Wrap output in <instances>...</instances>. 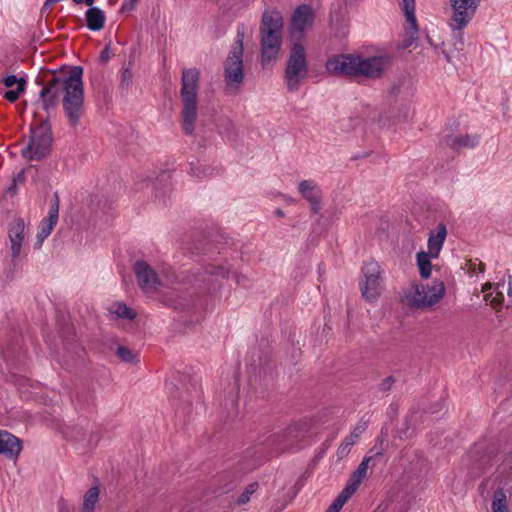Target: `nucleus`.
Instances as JSON below:
<instances>
[{"mask_svg":"<svg viewBox=\"0 0 512 512\" xmlns=\"http://www.w3.org/2000/svg\"><path fill=\"white\" fill-rule=\"evenodd\" d=\"M391 382H392L391 378H387L386 380L383 381L382 388L388 389L391 385Z\"/></svg>","mask_w":512,"mask_h":512,"instance_id":"obj_47","label":"nucleus"},{"mask_svg":"<svg viewBox=\"0 0 512 512\" xmlns=\"http://www.w3.org/2000/svg\"><path fill=\"white\" fill-rule=\"evenodd\" d=\"M443 282L434 281L431 285L412 284L404 291L402 301L409 307L426 309L437 304L444 296Z\"/></svg>","mask_w":512,"mask_h":512,"instance_id":"obj_3","label":"nucleus"},{"mask_svg":"<svg viewBox=\"0 0 512 512\" xmlns=\"http://www.w3.org/2000/svg\"><path fill=\"white\" fill-rule=\"evenodd\" d=\"M86 20L87 26L90 30L98 31L104 26L105 14L101 9L92 7L86 12Z\"/></svg>","mask_w":512,"mask_h":512,"instance_id":"obj_23","label":"nucleus"},{"mask_svg":"<svg viewBox=\"0 0 512 512\" xmlns=\"http://www.w3.org/2000/svg\"><path fill=\"white\" fill-rule=\"evenodd\" d=\"M100 59L101 61L103 62H107L110 60V57H109V51L108 49L106 48L105 50L102 51L101 55H100Z\"/></svg>","mask_w":512,"mask_h":512,"instance_id":"obj_46","label":"nucleus"},{"mask_svg":"<svg viewBox=\"0 0 512 512\" xmlns=\"http://www.w3.org/2000/svg\"><path fill=\"white\" fill-rule=\"evenodd\" d=\"M244 79L243 66H227L225 70V83L229 91L235 92Z\"/></svg>","mask_w":512,"mask_h":512,"instance_id":"obj_22","label":"nucleus"},{"mask_svg":"<svg viewBox=\"0 0 512 512\" xmlns=\"http://www.w3.org/2000/svg\"><path fill=\"white\" fill-rule=\"evenodd\" d=\"M417 35H418V25L417 23H415V31L414 29L407 24L406 26V36L405 38L403 39V41L401 42V44L399 45V49H409L413 44L414 42L417 40Z\"/></svg>","mask_w":512,"mask_h":512,"instance_id":"obj_30","label":"nucleus"},{"mask_svg":"<svg viewBox=\"0 0 512 512\" xmlns=\"http://www.w3.org/2000/svg\"><path fill=\"white\" fill-rule=\"evenodd\" d=\"M130 79H131V72H130L129 68L123 69V71H122V81L128 83L130 81Z\"/></svg>","mask_w":512,"mask_h":512,"instance_id":"obj_44","label":"nucleus"},{"mask_svg":"<svg viewBox=\"0 0 512 512\" xmlns=\"http://www.w3.org/2000/svg\"><path fill=\"white\" fill-rule=\"evenodd\" d=\"M76 4H80L82 2H84L85 0H73Z\"/></svg>","mask_w":512,"mask_h":512,"instance_id":"obj_53","label":"nucleus"},{"mask_svg":"<svg viewBox=\"0 0 512 512\" xmlns=\"http://www.w3.org/2000/svg\"><path fill=\"white\" fill-rule=\"evenodd\" d=\"M86 4L91 6L94 2V0H85Z\"/></svg>","mask_w":512,"mask_h":512,"instance_id":"obj_50","label":"nucleus"},{"mask_svg":"<svg viewBox=\"0 0 512 512\" xmlns=\"http://www.w3.org/2000/svg\"><path fill=\"white\" fill-rule=\"evenodd\" d=\"M25 87L20 83L15 89H9L3 93V97L9 102H15L19 96L24 92Z\"/></svg>","mask_w":512,"mask_h":512,"instance_id":"obj_37","label":"nucleus"},{"mask_svg":"<svg viewBox=\"0 0 512 512\" xmlns=\"http://www.w3.org/2000/svg\"><path fill=\"white\" fill-rule=\"evenodd\" d=\"M324 68L330 75L358 83L380 78L384 73L383 66H324Z\"/></svg>","mask_w":512,"mask_h":512,"instance_id":"obj_8","label":"nucleus"},{"mask_svg":"<svg viewBox=\"0 0 512 512\" xmlns=\"http://www.w3.org/2000/svg\"><path fill=\"white\" fill-rule=\"evenodd\" d=\"M50 91H51V87H44L40 91V97L43 100V105H44L45 108H47L45 97H46L47 94L50 93Z\"/></svg>","mask_w":512,"mask_h":512,"instance_id":"obj_42","label":"nucleus"},{"mask_svg":"<svg viewBox=\"0 0 512 512\" xmlns=\"http://www.w3.org/2000/svg\"><path fill=\"white\" fill-rule=\"evenodd\" d=\"M398 88H396L395 86L392 87V93H396Z\"/></svg>","mask_w":512,"mask_h":512,"instance_id":"obj_54","label":"nucleus"},{"mask_svg":"<svg viewBox=\"0 0 512 512\" xmlns=\"http://www.w3.org/2000/svg\"><path fill=\"white\" fill-rule=\"evenodd\" d=\"M117 356L126 363H135L138 361V357L134 354L130 349L124 346H119L117 348Z\"/></svg>","mask_w":512,"mask_h":512,"instance_id":"obj_34","label":"nucleus"},{"mask_svg":"<svg viewBox=\"0 0 512 512\" xmlns=\"http://www.w3.org/2000/svg\"><path fill=\"white\" fill-rule=\"evenodd\" d=\"M261 53L264 61L272 62L278 60V55L282 46V35L279 34H259Z\"/></svg>","mask_w":512,"mask_h":512,"instance_id":"obj_14","label":"nucleus"},{"mask_svg":"<svg viewBox=\"0 0 512 512\" xmlns=\"http://www.w3.org/2000/svg\"><path fill=\"white\" fill-rule=\"evenodd\" d=\"M58 213H59V200L58 196H55L54 201L52 202L48 216L44 218L39 226H38V232L36 236V243L35 247L40 248L45 241L46 238L51 234L54 227L56 226L58 222Z\"/></svg>","mask_w":512,"mask_h":512,"instance_id":"obj_12","label":"nucleus"},{"mask_svg":"<svg viewBox=\"0 0 512 512\" xmlns=\"http://www.w3.org/2000/svg\"><path fill=\"white\" fill-rule=\"evenodd\" d=\"M382 453L380 451L376 452L373 456H365L357 469L351 474L346 486L344 487L352 494L356 492L361 482L366 478L369 468V463L373 460L374 457H380Z\"/></svg>","mask_w":512,"mask_h":512,"instance_id":"obj_20","label":"nucleus"},{"mask_svg":"<svg viewBox=\"0 0 512 512\" xmlns=\"http://www.w3.org/2000/svg\"><path fill=\"white\" fill-rule=\"evenodd\" d=\"M442 142L454 151L473 149L478 146L480 136L478 134H447L442 137Z\"/></svg>","mask_w":512,"mask_h":512,"instance_id":"obj_13","label":"nucleus"},{"mask_svg":"<svg viewBox=\"0 0 512 512\" xmlns=\"http://www.w3.org/2000/svg\"><path fill=\"white\" fill-rule=\"evenodd\" d=\"M371 108L369 106H363L358 112H355L356 117H363V118H369L371 115Z\"/></svg>","mask_w":512,"mask_h":512,"instance_id":"obj_41","label":"nucleus"},{"mask_svg":"<svg viewBox=\"0 0 512 512\" xmlns=\"http://www.w3.org/2000/svg\"><path fill=\"white\" fill-rule=\"evenodd\" d=\"M258 489L257 483H251L248 485V487L243 491V493L238 497L237 504L243 505L250 501L251 496L256 492Z\"/></svg>","mask_w":512,"mask_h":512,"instance_id":"obj_36","label":"nucleus"},{"mask_svg":"<svg viewBox=\"0 0 512 512\" xmlns=\"http://www.w3.org/2000/svg\"><path fill=\"white\" fill-rule=\"evenodd\" d=\"M8 236L11 244L12 262L15 263L21 253L25 238V224L22 219H16L10 224Z\"/></svg>","mask_w":512,"mask_h":512,"instance_id":"obj_16","label":"nucleus"},{"mask_svg":"<svg viewBox=\"0 0 512 512\" xmlns=\"http://www.w3.org/2000/svg\"><path fill=\"white\" fill-rule=\"evenodd\" d=\"M431 259H434L429 252L420 251L416 255L417 266L420 276L427 279L431 276L432 264Z\"/></svg>","mask_w":512,"mask_h":512,"instance_id":"obj_25","label":"nucleus"},{"mask_svg":"<svg viewBox=\"0 0 512 512\" xmlns=\"http://www.w3.org/2000/svg\"><path fill=\"white\" fill-rule=\"evenodd\" d=\"M314 14L310 6L301 5L293 13L290 26L292 39H299L312 26Z\"/></svg>","mask_w":512,"mask_h":512,"instance_id":"obj_10","label":"nucleus"},{"mask_svg":"<svg viewBox=\"0 0 512 512\" xmlns=\"http://www.w3.org/2000/svg\"><path fill=\"white\" fill-rule=\"evenodd\" d=\"M109 312L117 318L133 320L136 313L122 302H115L110 305Z\"/></svg>","mask_w":512,"mask_h":512,"instance_id":"obj_28","label":"nucleus"},{"mask_svg":"<svg viewBox=\"0 0 512 512\" xmlns=\"http://www.w3.org/2000/svg\"><path fill=\"white\" fill-rule=\"evenodd\" d=\"M206 272L211 275L220 276L222 278L228 277L230 268L226 265L211 264L206 268Z\"/></svg>","mask_w":512,"mask_h":512,"instance_id":"obj_35","label":"nucleus"},{"mask_svg":"<svg viewBox=\"0 0 512 512\" xmlns=\"http://www.w3.org/2000/svg\"><path fill=\"white\" fill-rule=\"evenodd\" d=\"M410 118V112L408 109L405 110L402 117H398L395 123L407 121Z\"/></svg>","mask_w":512,"mask_h":512,"instance_id":"obj_45","label":"nucleus"},{"mask_svg":"<svg viewBox=\"0 0 512 512\" xmlns=\"http://www.w3.org/2000/svg\"><path fill=\"white\" fill-rule=\"evenodd\" d=\"M491 288L492 284L490 282L483 285L482 292L484 293V300L493 308H500L504 301V295L500 291H497L495 295L492 292H488Z\"/></svg>","mask_w":512,"mask_h":512,"instance_id":"obj_27","label":"nucleus"},{"mask_svg":"<svg viewBox=\"0 0 512 512\" xmlns=\"http://www.w3.org/2000/svg\"><path fill=\"white\" fill-rule=\"evenodd\" d=\"M401 8L404 12L406 23L415 30V23H417L415 16V0H401Z\"/></svg>","mask_w":512,"mask_h":512,"instance_id":"obj_29","label":"nucleus"},{"mask_svg":"<svg viewBox=\"0 0 512 512\" xmlns=\"http://www.w3.org/2000/svg\"><path fill=\"white\" fill-rule=\"evenodd\" d=\"M352 495L353 494L350 491L344 488L334 502L329 506L327 512H340L341 508Z\"/></svg>","mask_w":512,"mask_h":512,"instance_id":"obj_33","label":"nucleus"},{"mask_svg":"<svg viewBox=\"0 0 512 512\" xmlns=\"http://www.w3.org/2000/svg\"><path fill=\"white\" fill-rule=\"evenodd\" d=\"M492 512H507L506 495L502 490H497L494 493Z\"/></svg>","mask_w":512,"mask_h":512,"instance_id":"obj_31","label":"nucleus"},{"mask_svg":"<svg viewBox=\"0 0 512 512\" xmlns=\"http://www.w3.org/2000/svg\"><path fill=\"white\" fill-rule=\"evenodd\" d=\"M481 0H449L451 18L449 25L453 30H462L472 20Z\"/></svg>","mask_w":512,"mask_h":512,"instance_id":"obj_9","label":"nucleus"},{"mask_svg":"<svg viewBox=\"0 0 512 512\" xmlns=\"http://www.w3.org/2000/svg\"><path fill=\"white\" fill-rule=\"evenodd\" d=\"M251 40V33L245 27H238L235 41L229 53V64H243L245 45Z\"/></svg>","mask_w":512,"mask_h":512,"instance_id":"obj_17","label":"nucleus"},{"mask_svg":"<svg viewBox=\"0 0 512 512\" xmlns=\"http://www.w3.org/2000/svg\"><path fill=\"white\" fill-rule=\"evenodd\" d=\"M358 441L352 438L351 436H347L339 445L336 456L339 460L345 458L351 451V448L357 443Z\"/></svg>","mask_w":512,"mask_h":512,"instance_id":"obj_32","label":"nucleus"},{"mask_svg":"<svg viewBox=\"0 0 512 512\" xmlns=\"http://www.w3.org/2000/svg\"><path fill=\"white\" fill-rule=\"evenodd\" d=\"M100 490L93 486L84 494L81 512H95L99 502Z\"/></svg>","mask_w":512,"mask_h":512,"instance_id":"obj_24","label":"nucleus"},{"mask_svg":"<svg viewBox=\"0 0 512 512\" xmlns=\"http://www.w3.org/2000/svg\"><path fill=\"white\" fill-rule=\"evenodd\" d=\"M22 451V444L19 438L8 431L0 430V454L7 458L15 459Z\"/></svg>","mask_w":512,"mask_h":512,"instance_id":"obj_19","label":"nucleus"},{"mask_svg":"<svg viewBox=\"0 0 512 512\" xmlns=\"http://www.w3.org/2000/svg\"><path fill=\"white\" fill-rule=\"evenodd\" d=\"M199 75L200 72L196 67L184 69L182 73V127L187 135L194 132L198 115Z\"/></svg>","mask_w":512,"mask_h":512,"instance_id":"obj_2","label":"nucleus"},{"mask_svg":"<svg viewBox=\"0 0 512 512\" xmlns=\"http://www.w3.org/2000/svg\"><path fill=\"white\" fill-rule=\"evenodd\" d=\"M19 390H20L21 392H24V385H23V384H19Z\"/></svg>","mask_w":512,"mask_h":512,"instance_id":"obj_52","label":"nucleus"},{"mask_svg":"<svg viewBox=\"0 0 512 512\" xmlns=\"http://www.w3.org/2000/svg\"><path fill=\"white\" fill-rule=\"evenodd\" d=\"M4 85L9 89H15L20 83L25 87L26 80L24 77H17L15 75H9L3 79Z\"/></svg>","mask_w":512,"mask_h":512,"instance_id":"obj_38","label":"nucleus"},{"mask_svg":"<svg viewBox=\"0 0 512 512\" xmlns=\"http://www.w3.org/2000/svg\"><path fill=\"white\" fill-rule=\"evenodd\" d=\"M52 133L47 123H39L31 127L30 136L21 148V155L30 161H38L46 157L52 147Z\"/></svg>","mask_w":512,"mask_h":512,"instance_id":"obj_4","label":"nucleus"},{"mask_svg":"<svg viewBox=\"0 0 512 512\" xmlns=\"http://www.w3.org/2000/svg\"><path fill=\"white\" fill-rule=\"evenodd\" d=\"M66 67L61 66L59 69L64 84L62 105L68 124L75 128L84 114L83 69L81 66H73L69 71H66Z\"/></svg>","mask_w":512,"mask_h":512,"instance_id":"obj_1","label":"nucleus"},{"mask_svg":"<svg viewBox=\"0 0 512 512\" xmlns=\"http://www.w3.org/2000/svg\"><path fill=\"white\" fill-rule=\"evenodd\" d=\"M363 279L360 282V290L363 298L370 303L375 302L382 293V269L378 262L371 260L362 268Z\"/></svg>","mask_w":512,"mask_h":512,"instance_id":"obj_7","label":"nucleus"},{"mask_svg":"<svg viewBox=\"0 0 512 512\" xmlns=\"http://www.w3.org/2000/svg\"><path fill=\"white\" fill-rule=\"evenodd\" d=\"M507 294L512 295V275L509 277Z\"/></svg>","mask_w":512,"mask_h":512,"instance_id":"obj_49","label":"nucleus"},{"mask_svg":"<svg viewBox=\"0 0 512 512\" xmlns=\"http://www.w3.org/2000/svg\"><path fill=\"white\" fill-rule=\"evenodd\" d=\"M138 1L139 0H124L122 6L124 9H132Z\"/></svg>","mask_w":512,"mask_h":512,"instance_id":"obj_43","label":"nucleus"},{"mask_svg":"<svg viewBox=\"0 0 512 512\" xmlns=\"http://www.w3.org/2000/svg\"><path fill=\"white\" fill-rule=\"evenodd\" d=\"M134 272L139 287L145 293H156L162 288L173 286L177 282L174 272H162L157 274L154 269L145 261H137Z\"/></svg>","mask_w":512,"mask_h":512,"instance_id":"obj_5","label":"nucleus"},{"mask_svg":"<svg viewBox=\"0 0 512 512\" xmlns=\"http://www.w3.org/2000/svg\"><path fill=\"white\" fill-rule=\"evenodd\" d=\"M308 67L309 66H286L284 78L290 91L298 90L305 79L314 77Z\"/></svg>","mask_w":512,"mask_h":512,"instance_id":"obj_18","label":"nucleus"},{"mask_svg":"<svg viewBox=\"0 0 512 512\" xmlns=\"http://www.w3.org/2000/svg\"><path fill=\"white\" fill-rule=\"evenodd\" d=\"M276 214H277L278 216H281V217L284 215L283 211H281V210H277V211H276Z\"/></svg>","mask_w":512,"mask_h":512,"instance_id":"obj_51","label":"nucleus"},{"mask_svg":"<svg viewBox=\"0 0 512 512\" xmlns=\"http://www.w3.org/2000/svg\"><path fill=\"white\" fill-rule=\"evenodd\" d=\"M298 191L306 199L313 212L321 209L322 193L319 185L314 180H303L298 184Z\"/></svg>","mask_w":512,"mask_h":512,"instance_id":"obj_15","label":"nucleus"},{"mask_svg":"<svg viewBox=\"0 0 512 512\" xmlns=\"http://www.w3.org/2000/svg\"><path fill=\"white\" fill-rule=\"evenodd\" d=\"M366 430V424L365 423H359L357 424L353 431L350 433L349 436H351L352 438H354L355 440H359L360 436L365 432Z\"/></svg>","mask_w":512,"mask_h":512,"instance_id":"obj_40","label":"nucleus"},{"mask_svg":"<svg viewBox=\"0 0 512 512\" xmlns=\"http://www.w3.org/2000/svg\"><path fill=\"white\" fill-rule=\"evenodd\" d=\"M447 236V228L445 224L439 223L437 227L429 234L427 248L433 258H438L440 251Z\"/></svg>","mask_w":512,"mask_h":512,"instance_id":"obj_21","label":"nucleus"},{"mask_svg":"<svg viewBox=\"0 0 512 512\" xmlns=\"http://www.w3.org/2000/svg\"><path fill=\"white\" fill-rule=\"evenodd\" d=\"M394 60H396V58H394L387 50L369 47L363 51L333 55L328 59L326 64H377L379 62H389Z\"/></svg>","mask_w":512,"mask_h":512,"instance_id":"obj_6","label":"nucleus"},{"mask_svg":"<svg viewBox=\"0 0 512 512\" xmlns=\"http://www.w3.org/2000/svg\"><path fill=\"white\" fill-rule=\"evenodd\" d=\"M283 16L275 8L267 7L261 17L259 34H283Z\"/></svg>","mask_w":512,"mask_h":512,"instance_id":"obj_11","label":"nucleus"},{"mask_svg":"<svg viewBox=\"0 0 512 512\" xmlns=\"http://www.w3.org/2000/svg\"><path fill=\"white\" fill-rule=\"evenodd\" d=\"M59 80H60V78L57 76L56 71H53V78L50 81V84L55 85Z\"/></svg>","mask_w":512,"mask_h":512,"instance_id":"obj_48","label":"nucleus"},{"mask_svg":"<svg viewBox=\"0 0 512 512\" xmlns=\"http://www.w3.org/2000/svg\"><path fill=\"white\" fill-rule=\"evenodd\" d=\"M467 266L468 272L471 276H477L478 274L483 273L485 270V264L478 260L469 261Z\"/></svg>","mask_w":512,"mask_h":512,"instance_id":"obj_39","label":"nucleus"},{"mask_svg":"<svg viewBox=\"0 0 512 512\" xmlns=\"http://www.w3.org/2000/svg\"><path fill=\"white\" fill-rule=\"evenodd\" d=\"M306 61V50L302 43L298 39H293V43L290 48L289 62L288 64H305Z\"/></svg>","mask_w":512,"mask_h":512,"instance_id":"obj_26","label":"nucleus"}]
</instances>
